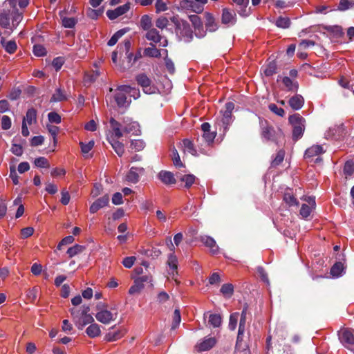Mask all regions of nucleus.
I'll return each instance as SVG.
<instances>
[{
    "label": "nucleus",
    "mask_w": 354,
    "mask_h": 354,
    "mask_svg": "<svg viewBox=\"0 0 354 354\" xmlns=\"http://www.w3.org/2000/svg\"><path fill=\"white\" fill-rule=\"evenodd\" d=\"M170 21L175 26V31L177 35H180L182 37H184L185 41L187 43L193 40V31L187 21L180 19L178 16L171 17Z\"/></svg>",
    "instance_id": "f257e3e1"
},
{
    "label": "nucleus",
    "mask_w": 354,
    "mask_h": 354,
    "mask_svg": "<svg viewBox=\"0 0 354 354\" xmlns=\"http://www.w3.org/2000/svg\"><path fill=\"white\" fill-rule=\"evenodd\" d=\"M288 121L292 127V140L297 141L303 136L306 120L299 113H294L289 116Z\"/></svg>",
    "instance_id": "f03ea898"
},
{
    "label": "nucleus",
    "mask_w": 354,
    "mask_h": 354,
    "mask_svg": "<svg viewBox=\"0 0 354 354\" xmlns=\"http://www.w3.org/2000/svg\"><path fill=\"white\" fill-rule=\"evenodd\" d=\"M339 339L343 346L354 352V330L344 328L339 332Z\"/></svg>",
    "instance_id": "7ed1b4c3"
},
{
    "label": "nucleus",
    "mask_w": 354,
    "mask_h": 354,
    "mask_svg": "<svg viewBox=\"0 0 354 354\" xmlns=\"http://www.w3.org/2000/svg\"><path fill=\"white\" fill-rule=\"evenodd\" d=\"M282 134L281 129L276 131L274 128L269 125L267 122H265V125L261 123V136L266 140L277 142Z\"/></svg>",
    "instance_id": "20e7f679"
},
{
    "label": "nucleus",
    "mask_w": 354,
    "mask_h": 354,
    "mask_svg": "<svg viewBox=\"0 0 354 354\" xmlns=\"http://www.w3.org/2000/svg\"><path fill=\"white\" fill-rule=\"evenodd\" d=\"M137 84L140 86L146 94H151L155 92V88L151 86V80L144 73L138 74L136 76Z\"/></svg>",
    "instance_id": "39448f33"
},
{
    "label": "nucleus",
    "mask_w": 354,
    "mask_h": 354,
    "mask_svg": "<svg viewBox=\"0 0 354 354\" xmlns=\"http://www.w3.org/2000/svg\"><path fill=\"white\" fill-rule=\"evenodd\" d=\"M216 339L214 337H206L203 339L200 340L195 346V348L198 352L207 351L212 348L216 344Z\"/></svg>",
    "instance_id": "423d86ee"
},
{
    "label": "nucleus",
    "mask_w": 354,
    "mask_h": 354,
    "mask_svg": "<svg viewBox=\"0 0 354 354\" xmlns=\"http://www.w3.org/2000/svg\"><path fill=\"white\" fill-rule=\"evenodd\" d=\"M131 8V3L129 2L126 3L122 6L117 7L114 10H108L106 11V16L110 20H114L118 17L122 16L127 13Z\"/></svg>",
    "instance_id": "0eeeda50"
},
{
    "label": "nucleus",
    "mask_w": 354,
    "mask_h": 354,
    "mask_svg": "<svg viewBox=\"0 0 354 354\" xmlns=\"http://www.w3.org/2000/svg\"><path fill=\"white\" fill-rule=\"evenodd\" d=\"M221 22L225 25H234L236 22V14L234 10L225 8L222 10Z\"/></svg>",
    "instance_id": "6e6552de"
},
{
    "label": "nucleus",
    "mask_w": 354,
    "mask_h": 354,
    "mask_svg": "<svg viewBox=\"0 0 354 354\" xmlns=\"http://www.w3.org/2000/svg\"><path fill=\"white\" fill-rule=\"evenodd\" d=\"M109 203V196L108 194H105L101 198L95 200L90 206L89 212L91 214L97 212L101 208L108 205Z\"/></svg>",
    "instance_id": "1a4fd4ad"
},
{
    "label": "nucleus",
    "mask_w": 354,
    "mask_h": 354,
    "mask_svg": "<svg viewBox=\"0 0 354 354\" xmlns=\"http://www.w3.org/2000/svg\"><path fill=\"white\" fill-rule=\"evenodd\" d=\"M115 328V326H112L110 328V330L105 335L104 340L106 342H114L122 338L125 332L122 330L118 329L114 330Z\"/></svg>",
    "instance_id": "9d476101"
},
{
    "label": "nucleus",
    "mask_w": 354,
    "mask_h": 354,
    "mask_svg": "<svg viewBox=\"0 0 354 354\" xmlns=\"http://www.w3.org/2000/svg\"><path fill=\"white\" fill-rule=\"evenodd\" d=\"M145 169L143 167H132L127 175V180L132 183H136L139 181V174H143Z\"/></svg>",
    "instance_id": "9b49d317"
},
{
    "label": "nucleus",
    "mask_w": 354,
    "mask_h": 354,
    "mask_svg": "<svg viewBox=\"0 0 354 354\" xmlns=\"http://www.w3.org/2000/svg\"><path fill=\"white\" fill-rule=\"evenodd\" d=\"M180 5L183 8H189L196 13H200L203 10L202 3H199L194 0H184L180 3Z\"/></svg>",
    "instance_id": "f8f14e48"
},
{
    "label": "nucleus",
    "mask_w": 354,
    "mask_h": 354,
    "mask_svg": "<svg viewBox=\"0 0 354 354\" xmlns=\"http://www.w3.org/2000/svg\"><path fill=\"white\" fill-rule=\"evenodd\" d=\"M95 317L97 321L104 324H108L114 319L112 313L107 310H100L96 313Z\"/></svg>",
    "instance_id": "ddd939ff"
},
{
    "label": "nucleus",
    "mask_w": 354,
    "mask_h": 354,
    "mask_svg": "<svg viewBox=\"0 0 354 354\" xmlns=\"http://www.w3.org/2000/svg\"><path fill=\"white\" fill-rule=\"evenodd\" d=\"M201 241L206 246L208 247L212 254H215L218 251V247L216 245L215 240L209 236H202L200 239Z\"/></svg>",
    "instance_id": "4468645a"
},
{
    "label": "nucleus",
    "mask_w": 354,
    "mask_h": 354,
    "mask_svg": "<svg viewBox=\"0 0 354 354\" xmlns=\"http://www.w3.org/2000/svg\"><path fill=\"white\" fill-rule=\"evenodd\" d=\"M110 127L113 131V137L116 139L120 138L122 136V124L115 120L113 118H111L109 120Z\"/></svg>",
    "instance_id": "2eb2a0df"
},
{
    "label": "nucleus",
    "mask_w": 354,
    "mask_h": 354,
    "mask_svg": "<svg viewBox=\"0 0 354 354\" xmlns=\"http://www.w3.org/2000/svg\"><path fill=\"white\" fill-rule=\"evenodd\" d=\"M304 99L301 95L299 94L292 96L288 101L289 106L293 110H299L304 106Z\"/></svg>",
    "instance_id": "dca6fc26"
},
{
    "label": "nucleus",
    "mask_w": 354,
    "mask_h": 354,
    "mask_svg": "<svg viewBox=\"0 0 354 354\" xmlns=\"http://www.w3.org/2000/svg\"><path fill=\"white\" fill-rule=\"evenodd\" d=\"M159 179L165 185H172L176 183V179L174 174L168 171H161L158 174Z\"/></svg>",
    "instance_id": "f3484780"
},
{
    "label": "nucleus",
    "mask_w": 354,
    "mask_h": 354,
    "mask_svg": "<svg viewBox=\"0 0 354 354\" xmlns=\"http://www.w3.org/2000/svg\"><path fill=\"white\" fill-rule=\"evenodd\" d=\"M94 322V318L91 315H82V317H79L77 319L75 320V326L78 329L82 330L83 328L87 324H91Z\"/></svg>",
    "instance_id": "a211bd4d"
},
{
    "label": "nucleus",
    "mask_w": 354,
    "mask_h": 354,
    "mask_svg": "<svg viewBox=\"0 0 354 354\" xmlns=\"http://www.w3.org/2000/svg\"><path fill=\"white\" fill-rule=\"evenodd\" d=\"M205 16L206 29L207 30H209V32L216 31L218 29V26L217 23L216 22L214 16L209 12H205Z\"/></svg>",
    "instance_id": "6ab92c4d"
},
{
    "label": "nucleus",
    "mask_w": 354,
    "mask_h": 354,
    "mask_svg": "<svg viewBox=\"0 0 354 354\" xmlns=\"http://www.w3.org/2000/svg\"><path fill=\"white\" fill-rule=\"evenodd\" d=\"M324 151L321 145H313L308 148L304 153L305 158H310L323 153Z\"/></svg>",
    "instance_id": "aec40b11"
},
{
    "label": "nucleus",
    "mask_w": 354,
    "mask_h": 354,
    "mask_svg": "<svg viewBox=\"0 0 354 354\" xmlns=\"http://www.w3.org/2000/svg\"><path fill=\"white\" fill-rule=\"evenodd\" d=\"M145 38L149 41L158 44L160 42L162 36L156 28H152L147 30Z\"/></svg>",
    "instance_id": "412c9836"
},
{
    "label": "nucleus",
    "mask_w": 354,
    "mask_h": 354,
    "mask_svg": "<svg viewBox=\"0 0 354 354\" xmlns=\"http://www.w3.org/2000/svg\"><path fill=\"white\" fill-rule=\"evenodd\" d=\"M115 137L111 136L109 140V143L112 146L115 152L119 156H122L124 153V145L118 140Z\"/></svg>",
    "instance_id": "4be33fe9"
},
{
    "label": "nucleus",
    "mask_w": 354,
    "mask_h": 354,
    "mask_svg": "<svg viewBox=\"0 0 354 354\" xmlns=\"http://www.w3.org/2000/svg\"><path fill=\"white\" fill-rule=\"evenodd\" d=\"M283 200L289 207H297L299 204L298 200L295 198L290 190H287L284 193Z\"/></svg>",
    "instance_id": "5701e85b"
},
{
    "label": "nucleus",
    "mask_w": 354,
    "mask_h": 354,
    "mask_svg": "<svg viewBox=\"0 0 354 354\" xmlns=\"http://www.w3.org/2000/svg\"><path fill=\"white\" fill-rule=\"evenodd\" d=\"M86 333L91 338L98 337L101 333L100 326L97 324L93 322L86 329Z\"/></svg>",
    "instance_id": "b1692460"
},
{
    "label": "nucleus",
    "mask_w": 354,
    "mask_h": 354,
    "mask_svg": "<svg viewBox=\"0 0 354 354\" xmlns=\"http://www.w3.org/2000/svg\"><path fill=\"white\" fill-rule=\"evenodd\" d=\"M245 333V328H239L238 330V335L236 338V342L235 346V350L239 351L243 349V351L245 352V354L250 353L249 349H245L243 347H242V342H243V337Z\"/></svg>",
    "instance_id": "393cba45"
},
{
    "label": "nucleus",
    "mask_w": 354,
    "mask_h": 354,
    "mask_svg": "<svg viewBox=\"0 0 354 354\" xmlns=\"http://www.w3.org/2000/svg\"><path fill=\"white\" fill-rule=\"evenodd\" d=\"M1 44L5 48V50L9 54L14 53L16 51L17 48L15 41L10 40V41H6L4 37L1 38Z\"/></svg>",
    "instance_id": "a878e982"
},
{
    "label": "nucleus",
    "mask_w": 354,
    "mask_h": 354,
    "mask_svg": "<svg viewBox=\"0 0 354 354\" xmlns=\"http://www.w3.org/2000/svg\"><path fill=\"white\" fill-rule=\"evenodd\" d=\"M129 30V28H124L118 30L108 41L107 45L113 46L118 42V39Z\"/></svg>",
    "instance_id": "bb28decb"
},
{
    "label": "nucleus",
    "mask_w": 354,
    "mask_h": 354,
    "mask_svg": "<svg viewBox=\"0 0 354 354\" xmlns=\"http://www.w3.org/2000/svg\"><path fill=\"white\" fill-rule=\"evenodd\" d=\"M67 100V96L64 90L58 88L50 98L51 102H62Z\"/></svg>",
    "instance_id": "cd10ccee"
},
{
    "label": "nucleus",
    "mask_w": 354,
    "mask_h": 354,
    "mask_svg": "<svg viewBox=\"0 0 354 354\" xmlns=\"http://www.w3.org/2000/svg\"><path fill=\"white\" fill-rule=\"evenodd\" d=\"M345 267L342 262H336L330 268V273L333 277H339L344 271Z\"/></svg>",
    "instance_id": "c85d7f7f"
},
{
    "label": "nucleus",
    "mask_w": 354,
    "mask_h": 354,
    "mask_svg": "<svg viewBox=\"0 0 354 354\" xmlns=\"http://www.w3.org/2000/svg\"><path fill=\"white\" fill-rule=\"evenodd\" d=\"M220 292L225 298L230 299L234 294V286L232 283H224L221 286Z\"/></svg>",
    "instance_id": "c756f323"
},
{
    "label": "nucleus",
    "mask_w": 354,
    "mask_h": 354,
    "mask_svg": "<svg viewBox=\"0 0 354 354\" xmlns=\"http://www.w3.org/2000/svg\"><path fill=\"white\" fill-rule=\"evenodd\" d=\"M114 99L119 107H124L129 105L127 101V95L122 92H117L114 95Z\"/></svg>",
    "instance_id": "7c9ffc66"
},
{
    "label": "nucleus",
    "mask_w": 354,
    "mask_h": 354,
    "mask_svg": "<svg viewBox=\"0 0 354 354\" xmlns=\"http://www.w3.org/2000/svg\"><path fill=\"white\" fill-rule=\"evenodd\" d=\"M282 82L289 91L297 92L299 88L298 83L297 82H294L288 77H284L282 80Z\"/></svg>",
    "instance_id": "2f4dec72"
},
{
    "label": "nucleus",
    "mask_w": 354,
    "mask_h": 354,
    "mask_svg": "<svg viewBox=\"0 0 354 354\" xmlns=\"http://www.w3.org/2000/svg\"><path fill=\"white\" fill-rule=\"evenodd\" d=\"M23 120H25L26 123L27 122L29 125H31L33 122L37 121V111L34 108L28 109L26 117Z\"/></svg>",
    "instance_id": "473e14b6"
},
{
    "label": "nucleus",
    "mask_w": 354,
    "mask_h": 354,
    "mask_svg": "<svg viewBox=\"0 0 354 354\" xmlns=\"http://www.w3.org/2000/svg\"><path fill=\"white\" fill-rule=\"evenodd\" d=\"M264 74L266 76H272L277 73V62L273 60L270 62L265 67Z\"/></svg>",
    "instance_id": "72a5a7b5"
},
{
    "label": "nucleus",
    "mask_w": 354,
    "mask_h": 354,
    "mask_svg": "<svg viewBox=\"0 0 354 354\" xmlns=\"http://www.w3.org/2000/svg\"><path fill=\"white\" fill-rule=\"evenodd\" d=\"M128 121H124V125H123V131L127 133H134L136 131H137V129L138 127V123L136 122H127Z\"/></svg>",
    "instance_id": "f704fd0d"
},
{
    "label": "nucleus",
    "mask_w": 354,
    "mask_h": 354,
    "mask_svg": "<svg viewBox=\"0 0 354 354\" xmlns=\"http://www.w3.org/2000/svg\"><path fill=\"white\" fill-rule=\"evenodd\" d=\"M290 24H291V21H290V18L286 17L280 16L277 19V20L275 21V25L278 28H283V29L288 28L290 27Z\"/></svg>",
    "instance_id": "c9c22d12"
},
{
    "label": "nucleus",
    "mask_w": 354,
    "mask_h": 354,
    "mask_svg": "<svg viewBox=\"0 0 354 354\" xmlns=\"http://www.w3.org/2000/svg\"><path fill=\"white\" fill-rule=\"evenodd\" d=\"M144 288V284L137 278L133 281V285L129 289V294L134 295L139 293Z\"/></svg>",
    "instance_id": "e433bc0d"
},
{
    "label": "nucleus",
    "mask_w": 354,
    "mask_h": 354,
    "mask_svg": "<svg viewBox=\"0 0 354 354\" xmlns=\"http://www.w3.org/2000/svg\"><path fill=\"white\" fill-rule=\"evenodd\" d=\"M85 246L76 244L73 247H71L67 250V254L70 258L73 257L74 256L82 253L85 250Z\"/></svg>",
    "instance_id": "4c0bfd02"
},
{
    "label": "nucleus",
    "mask_w": 354,
    "mask_h": 354,
    "mask_svg": "<svg viewBox=\"0 0 354 354\" xmlns=\"http://www.w3.org/2000/svg\"><path fill=\"white\" fill-rule=\"evenodd\" d=\"M208 322L214 328L219 327L222 322L221 316L219 314H210Z\"/></svg>",
    "instance_id": "58836bf2"
},
{
    "label": "nucleus",
    "mask_w": 354,
    "mask_h": 354,
    "mask_svg": "<svg viewBox=\"0 0 354 354\" xmlns=\"http://www.w3.org/2000/svg\"><path fill=\"white\" fill-rule=\"evenodd\" d=\"M140 26L144 30H148L152 28L151 18L148 15L142 16L140 19Z\"/></svg>",
    "instance_id": "ea45409f"
},
{
    "label": "nucleus",
    "mask_w": 354,
    "mask_h": 354,
    "mask_svg": "<svg viewBox=\"0 0 354 354\" xmlns=\"http://www.w3.org/2000/svg\"><path fill=\"white\" fill-rule=\"evenodd\" d=\"M144 55L149 57H160V51L154 46L145 48Z\"/></svg>",
    "instance_id": "a19ab883"
},
{
    "label": "nucleus",
    "mask_w": 354,
    "mask_h": 354,
    "mask_svg": "<svg viewBox=\"0 0 354 354\" xmlns=\"http://www.w3.org/2000/svg\"><path fill=\"white\" fill-rule=\"evenodd\" d=\"M196 177L193 174H185L180 177V180L185 182V187L189 189L194 183Z\"/></svg>",
    "instance_id": "79ce46f5"
},
{
    "label": "nucleus",
    "mask_w": 354,
    "mask_h": 354,
    "mask_svg": "<svg viewBox=\"0 0 354 354\" xmlns=\"http://www.w3.org/2000/svg\"><path fill=\"white\" fill-rule=\"evenodd\" d=\"M141 253L147 257L155 259L159 257V255L161 254V252L159 249L153 248L151 249H143L141 250Z\"/></svg>",
    "instance_id": "37998d69"
},
{
    "label": "nucleus",
    "mask_w": 354,
    "mask_h": 354,
    "mask_svg": "<svg viewBox=\"0 0 354 354\" xmlns=\"http://www.w3.org/2000/svg\"><path fill=\"white\" fill-rule=\"evenodd\" d=\"M23 19L22 12H19L17 8H13L12 12V24L13 26H17Z\"/></svg>",
    "instance_id": "c03bdc74"
},
{
    "label": "nucleus",
    "mask_w": 354,
    "mask_h": 354,
    "mask_svg": "<svg viewBox=\"0 0 354 354\" xmlns=\"http://www.w3.org/2000/svg\"><path fill=\"white\" fill-rule=\"evenodd\" d=\"M183 145L185 148L189 153L192 155L196 156V150L194 146V144L192 141H191L189 139H184L183 140Z\"/></svg>",
    "instance_id": "a18cd8bd"
},
{
    "label": "nucleus",
    "mask_w": 354,
    "mask_h": 354,
    "mask_svg": "<svg viewBox=\"0 0 354 354\" xmlns=\"http://www.w3.org/2000/svg\"><path fill=\"white\" fill-rule=\"evenodd\" d=\"M62 21V26L67 28H73L77 22V20L74 17H64Z\"/></svg>",
    "instance_id": "49530a36"
},
{
    "label": "nucleus",
    "mask_w": 354,
    "mask_h": 354,
    "mask_svg": "<svg viewBox=\"0 0 354 354\" xmlns=\"http://www.w3.org/2000/svg\"><path fill=\"white\" fill-rule=\"evenodd\" d=\"M171 153H172V160H173V163H174V166L176 167H183L184 165L180 160V158L178 153V151L174 147H173V149L171 150Z\"/></svg>",
    "instance_id": "de8ad7c7"
},
{
    "label": "nucleus",
    "mask_w": 354,
    "mask_h": 354,
    "mask_svg": "<svg viewBox=\"0 0 354 354\" xmlns=\"http://www.w3.org/2000/svg\"><path fill=\"white\" fill-rule=\"evenodd\" d=\"M239 316V313H234L230 315L228 325L230 330H234L236 329Z\"/></svg>",
    "instance_id": "09e8293b"
},
{
    "label": "nucleus",
    "mask_w": 354,
    "mask_h": 354,
    "mask_svg": "<svg viewBox=\"0 0 354 354\" xmlns=\"http://www.w3.org/2000/svg\"><path fill=\"white\" fill-rule=\"evenodd\" d=\"M180 321H181V316H180V310L175 309V310L174 312L173 322H172V325H171V329L175 330L180 324Z\"/></svg>",
    "instance_id": "8fccbe9b"
},
{
    "label": "nucleus",
    "mask_w": 354,
    "mask_h": 354,
    "mask_svg": "<svg viewBox=\"0 0 354 354\" xmlns=\"http://www.w3.org/2000/svg\"><path fill=\"white\" fill-rule=\"evenodd\" d=\"M236 5L241 6V10L239 11V15L246 16V7L249 4V0H232Z\"/></svg>",
    "instance_id": "3c124183"
},
{
    "label": "nucleus",
    "mask_w": 354,
    "mask_h": 354,
    "mask_svg": "<svg viewBox=\"0 0 354 354\" xmlns=\"http://www.w3.org/2000/svg\"><path fill=\"white\" fill-rule=\"evenodd\" d=\"M169 19L163 16H160L156 20V26L158 28H160L161 30H163L164 28H167L169 25Z\"/></svg>",
    "instance_id": "603ef678"
},
{
    "label": "nucleus",
    "mask_w": 354,
    "mask_h": 354,
    "mask_svg": "<svg viewBox=\"0 0 354 354\" xmlns=\"http://www.w3.org/2000/svg\"><path fill=\"white\" fill-rule=\"evenodd\" d=\"M0 25L4 28H8L10 25L9 15L6 11L0 13Z\"/></svg>",
    "instance_id": "864d4df0"
},
{
    "label": "nucleus",
    "mask_w": 354,
    "mask_h": 354,
    "mask_svg": "<svg viewBox=\"0 0 354 354\" xmlns=\"http://www.w3.org/2000/svg\"><path fill=\"white\" fill-rule=\"evenodd\" d=\"M145 147V142L142 140H133L131 142L130 147L136 151L142 150Z\"/></svg>",
    "instance_id": "5fc2aeb1"
},
{
    "label": "nucleus",
    "mask_w": 354,
    "mask_h": 354,
    "mask_svg": "<svg viewBox=\"0 0 354 354\" xmlns=\"http://www.w3.org/2000/svg\"><path fill=\"white\" fill-rule=\"evenodd\" d=\"M8 4L10 7L16 8L17 3L21 8H26L29 3V0H8Z\"/></svg>",
    "instance_id": "6e6d98bb"
},
{
    "label": "nucleus",
    "mask_w": 354,
    "mask_h": 354,
    "mask_svg": "<svg viewBox=\"0 0 354 354\" xmlns=\"http://www.w3.org/2000/svg\"><path fill=\"white\" fill-rule=\"evenodd\" d=\"M327 30L332 32L336 37H342L344 34L340 26H330Z\"/></svg>",
    "instance_id": "4d7b16f0"
},
{
    "label": "nucleus",
    "mask_w": 354,
    "mask_h": 354,
    "mask_svg": "<svg viewBox=\"0 0 354 354\" xmlns=\"http://www.w3.org/2000/svg\"><path fill=\"white\" fill-rule=\"evenodd\" d=\"M285 152L283 150H279L274 160L272 161V165L273 167L278 166L280 165L284 159Z\"/></svg>",
    "instance_id": "13d9d810"
},
{
    "label": "nucleus",
    "mask_w": 354,
    "mask_h": 354,
    "mask_svg": "<svg viewBox=\"0 0 354 354\" xmlns=\"http://www.w3.org/2000/svg\"><path fill=\"white\" fill-rule=\"evenodd\" d=\"M46 48L40 44H36L33 46V53L35 56L42 57L46 55Z\"/></svg>",
    "instance_id": "bf43d9fd"
},
{
    "label": "nucleus",
    "mask_w": 354,
    "mask_h": 354,
    "mask_svg": "<svg viewBox=\"0 0 354 354\" xmlns=\"http://www.w3.org/2000/svg\"><path fill=\"white\" fill-rule=\"evenodd\" d=\"M344 173L348 176H351L354 173V162L353 160H348L345 162Z\"/></svg>",
    "instance_id": "052dcab7"
},
{
    "label": "nucleus",
    "mask_w": 354,
    "mask_h": 354,
    "mask_svg": "<svg viewBox=\"0 0 354 354\" xmlns=\"http://www.w3.org/2000/svg\"><path fill=\"white\" fill-rule=\"evenodd\" d=\"M35 165L37 167L44 168L49 167V163L48 160L45 157H39L35 160Z\"/></svg>",
    "instance_id": "680f3d73"
},
{
    "label": "nucleus",
    "mask_w": 354,
    "mask_h": 354,
    "mask_svg": "<svg viewBox=\"0 0 354 354\" xmlns=\"http://www.w3.org/2000/svg\"><path fill=\"white\" fill-rule=\"evenodd\" d=\"M167 264L171 269L176 270L178 268V260L174 254H171L167 260Z\"/></svg>",
    "instance_id": "e2e57ef3"
},
{
    "label": "nucleus",
    "mask_w": 354,
    "mask_h": 354,
    "mask_svg": "<svg viewBox=\"0 0 354 354\" xmlns=\"http://www.w3.org/2000/svg\"><path fill=\"white\" fill-rule=\"evenodd\" d=\"M94 144L95 142L93 140H90L88 143L80 142V145L82 152L84 154L88 153L93 149Z\"/></svg>",
    "instance_id": "0e129e2a"
},
{
    "label": "nucleus",
    "mask_w": 354,
    "mask_h": 354,
    "mask_svg": "<svg viewBox=\"0 0 354 354\" xmlns=\"http://www.w3.org/2000/svg\"><path fill=\"white\" fill-rule=\"evenodd\" d=\"M48 118L51 123L59 124L62 122L61 116L55 111L50 112L48 114Z\"/></svg>",
    "instance_id": "69168bd1"
},
{
    "label": "nucleus",
    "mask_w": 354,
    "mask_h": 354,
    "mask_svg": "<svg viewBox=\"0 0 354 354\" xmlns=\"http://www.w3.org/2000/svg\"><path fill=\"white\" fill-rule=\"evenodd\" d=\"M11 152L17 156H21L24 153L23 147L21 145L12 143L10 149Z\"/></svg>",
    "instance_id": "338daca9"
},
{
    "label": "nucleus",
    "mask_w": 354,
    "mask_h": 354,
    "mask_svg": "<svg viewBox=\"0 0 354 354\" xmlns=\"http://www.w3.org/2000/svg\"><path fill=\"white\" fill-rule=\"evenodd\" d=\"M269 109L276 115L283 117L285 111L282 108L278 107L275 104H270L268 106Z\"/></svg>",
    "instance_id": "774afa93"
}]
</instances>
